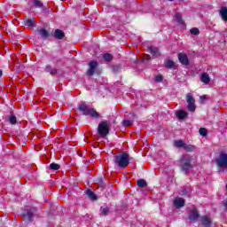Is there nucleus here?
Wrapping results in <instances>:
<instances>
[{
	"mask_svg": "<svg viewBox=\"0 0 227 227\" xmlns=\"http://www.w3.org/2000/svg\"><path fill=\"white\" fill-rule=\"evenodd\" d=\"M40 36H42V38H49V36L51 35L49 34V32H47V30H45V28H41L39 31H38Z\"/></svg>",
	"mask_w": 227,
	"mask_h": 227,
	"instance_id": "f3484780",
	"label": "nucleus"
},
{
	"mask_svg": "<svg viewBox=\"0 0 227 227\" xmlns=\"http://www.w3.org/2000/svg\"><path fill=\"white\" fill-rule=\"evenodd\" d=\"M79 111H82L85 116H91V118H98L100 116L95 109L88 107L86 103H81L79 105Z\"/></svg>",
	"mask_w": 227,
	"mask_h": 227,
	"instance_id": "f03ea898",
	"label": "nucleus"
},
{
	"mask_svg": "<svg viewBox=\"0 0 227 227\" xmlns=\"http://www.w3.org/2000/svg\"><path fill=\"white\" fill-rule=\"evenodd\" d=\"M1 75H3V71L2 70H0V77H1Z\"/></svg>",
	"mask_w": 227,
	"mask_h": 227,
	"instance_id": "e433bc0d",
	"label": "nucleus"
},
{
	"mask_svg": "<svg viewBox=\"0 0 227 227\" xmlns=\"http://www.w3.org/2000/svg\"><path fill=\"white\" fill-rule=\"evenodd\" d=\"M191 156L189 154H184L183 158L181 159V164H182V168L184 171H189L191 169Z\"/></svg>",
	"mask_w": 227,
	"mask_h": 227,
	"instance_id": "39448f33",
	"label": "nucleus"
},
{
	"mask_svg": "<svg viewBox=\"0 0 227 227\" xmlns=\"http://www.w3.org/2000/svg\"><path fill=\"white\" fill-rule=\"evenodd\" d=\"M114 162L115 164H117L119 168H127V166L130 164V159H129V153H123L119 155H116L114 159Z\"/></svg>",
	"mask_w": 227,
	"mask_h": 227,
	"instance_id": "f257e3e1",
	"label": "nucleus"
},
{
	"mask_svg": "<svg viewBox=\"0 0 227 227\" xmlns=\"http://www.w3.org/2000/svg\"><path fill=\"white\" fill-rule=\"evenodd\" d=\"M176 114L179 120H184V118H187V112H185L184 110H180V111L176 112Z\"/></svg>",
	"mask_w": 227,
	"mask_h": 227,
	"instance_id": "2eb2a0df",
	"label": "nucleus"
},
{
	"mask_svg": "<svg viewBox=\"0 0 227 227\" xmlns=\"http://www.w3.org/2000/svg\"><path fill=\"white\" fill-rule=\"evenodd\" d=\"M220 15L225 22H227V8L226 7H222L220 10Z\"/></svg>",
	"mask_w": 227,
	"mask_h": 227,
	"instance_id": "dca6fc26",
	"label": "nucleus"
},
{
	"mask_svg": "<svg viewBox=\"0 0 227 227\" xmlns=\"http://www.w3.org/2000/svg\"><path fill=\"white\" fill-rule=\"evenodd\" d=\"M123 125L124 127H130V125H132V121L129 120H125L123 121Z\"/></svg>",
	"mask_w": 227,
	"mask_h": 227,
	"instance_id": "7c9ffc66",
	"label": "nucleus"
},
{
	"mask_svg": "<svg viewBox=\"0 0 227 227\" xmlns=\"http://www.w3.org/2000/svg\"><path fill=\"white\" fill-rule=\"evenodd\" d=\"M54 36L58 40H63V38L65 37V33L60 29H56L54 32Z\"/></svg>",
	"mask_w": 227,
	"mask_h": 227,
	"instance_id": "f8f14e48",
	"label": "nucleus"
},
{
	"mask_svg": "<svg viewBox=\"0 0 227 227\" xmlns=\"http://www.w3.org/2000/svg\"><path fill=\"white\" fill-rule=\"evenodd\" d=\"M156 82H162V75H158L155 77Z\"/></svg>",
	"mask_w": 227,
	"mask_h": 227,
	"instance_id": "72a5a7b5",
	"label": "nucleus"
},
{
	"mask_svg": "<svg viewBox=\"0 0 227 227\" xmlns=\"http://www.w3.org/2000/svg\"><path fill=\"white\" fill-rule=\"evenodd\" d=\"M168 1H173V0H168Z\"/></svg>",
	"mask_w": 227,
	"mask_h": 227,
	"instance_id": "58836bf2",
	"label": "nucleus"
},
{
	"mask_svg": "<svg viewBox=\"0 0 227 227\" xmlns=\"http://www.w3.org/2000/svg\"><path fill=\"white\" fill-rule=\"evenodd\" d=\"M101 212L103 215H107V214H109V209L107 207H101Z\"/></svg>",
	"mask_w": 227,
	"mask_h": 227,
	"instance_id": "c756f323",
	"label": "nucleus"
},
{
	"mask_svg": "<svg viewBox=\"0 0 227 227\" xmlns=\"http://www.w3.org/2000/svg\"><path fill=\"white\" fill-rule=\"evenodd\" d=\"M199 217H200V214H198V209H196V207H193L190 211V215H189L190 221H196V219H198Z\"/></svg>",
	"mask_w": 227,
	"mask_h": 227,
	"instance_id": "1a4fd4ad",
	"label": "nucleus"
},
{
	"mask_svg": "<svg viewBox=\"0 0 227 227\" xmlns=\"http://www.w3.org/2000/svg\"><path fill=\"white\" fill-rule=\"evenodd\" d=\"M185 205V200L182 198H176L174 200V206L176 208H180Z\"/></svg>",
	"mask_w": 227,
	"mask_h": 227,
	"instance_id": "9d476101",
	"label": "nucleus"
},
{
	"mask_svg": "<svg viewBox=\"0 0 227 227\" xmlns=\"http://www.w3.org/2000/svg\"><path fill=\"white\" fill-rule=\"evenodd\" d=\"M178 59L180 63H182V65H189V58H187V55L185 53H179Z\"/></svg>",
	"mask_w": 227,
	"mask_h": 227,
	"instance_id": "0eeeda50",
	"label": "nucleus"
},
{
	"mask_svg": "<svg viewBox=\"0 0 227 227\" xmlns=\"http://www.w3.org/2000/svg\"><path fill=\"white\" fill-rule=\"evenodd\" d=\"M137 184L140 188L146 187V181L145 179H139Z\"/></svg>",
	"mask_w": 227,
	"mask_h": 227,
	"instance_id": "5701e85b",
	"label": "nucleus"
},
{
	"mask_svg": "<svg viewBox=\"0 0 227 227\" xmlns=\"http://www.w3.org/2000/svg\"><path fill=\"white\" fill-rule=\"evenodd\" d=\"M216 164L219 168H227V154L221 153L219 158L216 159Z\"/></svg>",
	"mask_w": 227,
	"mask_h": 227,
	"instance_id": "423d86ee",
	"label": "nucleus"
},
{
	"mask_svg": "<svg viewBox=\"0 0 227 227\" xmlns=\"http://www.w3.org/2000/svg\"><path fill=\"white\" fill-rule=\"evenodd\" d=\"M190 33L192 35H200V29L196 28V27H193L190 30Z\"/></svg>",
	"mask_w": 227,
	"mask_h": 227,
	"instance_id": "c85d7f7f",
	"label": "nucleus"
},
{
	"mask_svg": "<svg viewBox=\"0 0 227 227\" xmlns=\"http://www.w3.org/2000/svg\"><path fill=\"white\" fill-rule=\"evenodd\" d=\"M200 81L201 82H204V84H208V82H210V75H208L207 73H202Z\"/></svg>",
	"mask_w": 227,
	"mask_h": 227,
	"instance_id": "ddd939ff",
	"label": "nucleus"
},
{
	"mask_svg": "<svg viewBox=\"0 0 227 227\" xmlns=\"http://www.w3.org/2000/svg\"><path fill=\"white\" fill-rule=\"evenodd\" d=\"M98 132L101 137H106L109 134V123L103 121L98 124Z\"/></svg>",
	"mask_w": 227,
	"mask_h": 227,
	"instance_id": "7ed1b4c3",
	"label": "nucleus"
},
{
	"mask_svg": "<svg viewBox=\"0 0 227 227\" xmlns=\"http://www.w3.org/2000/svg\"><path fill=\"white\" fill-rule=\"evenodd\" d=\"M164 65L166 68H175V62L171 59L165 60Z\"/></svg>",
	"mask_w": 227,
	"mask_h": 227,
	"instance_id": "aec40b11",
	"label": "nucleus"
},
{
	"mask_svg": "<svg viewBox=\"0 0 227 227\" xmlns=\"http://www.w3.org/2000/svg\"><path fill=\"white\" fill-rule=\"evenodd\" d=\"M26 26H34L35 25V21H33L32 20H27L26 21Z\"/></svg>",
	"mask_w": 227,
	"mask_h": 227,
	"instance_id": "2f4dec72",
	"label": "nucleus"
},
{
	"mask_svg": "<svg viewBox=\"0 0 227 227\" xmlns=\"http://www.w3.org/2000/svg\"><path fill=\"white\" fill-rule=\"evenodd\" d=\"M184 150H186V152H194V145H186L184 144Z\"/></svg>",
	"mask_w": 227,
	"mask_h": 227,
	"instance_id": "b1692460",
	"label": "nucleus"
},
{
	"mask_svg": "<svg viewBox=\"0 0 227 227\" xmlns=\"http://www.w3.org/2000/svg\"><path fill=\"white\" fill-rule=\"evenodd\" d=\"M226 189H227V183H226Z\"/></svg>",
	"mask_w": 227,
	"mask_h": 227,
	"instance_id": "4c0bfd02",
	"label": "nucleus"
},
{
	"mask_svg": "<svg viewBox=\"0 0 227 227\" xmlns=\"http://www.w3.org/2000/svg\"><path fill=\"white\" fill-rule=\"evenodd\" d=\"M60 166L58 163H51L50 164V169H52L53 171H58L59 169Z\"/></svg>",
	"mask_w": 227,
	"mask_h": 227,
	"instance_id": "393cba45",
	"label": "nucleus"
},
{
	"mask_svg": "<svg viewBox=\"0 0 227 227\" xmlns=\"http://www.w3.org/2000/svg\"><path fill=\"white\" fill-rule=\"evenodd\" d=\"M199 132H200V136H203V137H205L207 136V134H208V130H207V129H205V128H200L199 129Z\"/></svg>",
	"mask_w": 227,
	"mask_h": 227,
	"instance_id": "bb28decb",
	"label": "nucleus"
},
{
	"mask_svg": "<svg viewBox=\"0 0 227 227\" xmlns=\"http://www.w3.org/2000/svg\"><path fill=\"white\" fill-rule=\"evenodd\" d=\"M97 62L96 61H90L89 63V70L87 71V75H93L95 74V68H97Z\"/></svg>",
	"mask_w": 227,
	"mask_h": 227,
	"instance_id": "6e6552de",
	"label": "nucleus"
},
{
	"mask_svg": "<svg viewBox=\"0 0 227 227\" xmlns=\"http://www.w3.org/2000/svg\"><path fill=\"white\" fill-rule=\"evenodd\" d=\"M186 101L188 104V111H191V113H194L196 111V100L192 97V94L188 93L186 95Z\"/></svg>",
	"mask_w": 227,
	"mask_h": 227,
	"instance_id": "20e7f679",
	"label": "nucleus"
},
{
	"mask_svg": "<svg viewBox=\"0 0 227 227\" xmlns=\"http://www.w3.org/2000/svg\"><path fill=\"white\" fill-rule=\"evenodd\" d=\"M33 214H35V209H30L23 215V217L26 221H31L33 219Z\"/></svg>",
	"mask_w": 227,
	"mask_h": 227,
	"instance_id": "9b49d317",
	"label": "nucleus"
},
{
	"mask_svg": "<svg viewBox=\"0 0 227 227\" xmlns=\"http://www.w3.org/2000/svg\"><path fill=\"white\" fill-rule=\"evenodd\" d=\"M174 146H176V148H184L185 143L184 142V140H176L174 142Z\"/></svg>",
	"mask_w": 227,
	"mask_h": 227,
	"instance_id": "6ab92c4d",
	"label": "nucleus"
},
{
	"mask_svg": "<svg viewBox=\"0 0 227 227\" xmlns=\"http://www.w3.org/2000/svg\"><path fill=\"white\" fill-rule=\"evenodd\" d=\"M103 58L105 61H113V55H111L110 53H105L103 55Z\"/></svg>",
	"mask_w": 227,
	"mask_h": 227,
	"instance_id": "a878e982",
	"label": "nucleus"
},
{
	"mask_svg": "<svg viewBox=\"0 0 227 227\" xmlns=\"http://www.w3.org/2000/svg\"><path fill=\"white\" fill-rule=\"evenodd\" d=\"M200 100H205V96H201Z\"/></svg>",
	"mask_w": 227,
	"mask_h": 227,
	"instance_id": "c9c22d12",
	"label": "nucleus"
},
{
	"mask_svg": "<svg viewBox=\"0 0 227 227\" xmlns=\"http://www.w3.org/2000/svg\"><path fill=\"white\" fill-rule=\"evenodd\" d=\"M9 121L12 125H15L17 123V117H15V115H11L9 118Z\"/></svg>",
	"mask_w": 227,
	"mask_h": 227,
	"instance_id": "cd10ccee",
	"label": "nucleus"
},
{
	"mask_svg": "<svg viewBox=\"0 0 227 227\" xmlns=\"http://www.w3.org/2000/svg\"><path fill=\"white\" fill-rule=\"evenodd\" d=\"M86 194H87V196H88L90 200H92V201L97 200V195H95V194L91 192V190H87Z\"/></svg>",
	"mask_w": 227,
	"mask_h": 227,
	"instance_id": "412c9836",
	"label": "nucleus"
},
{
	"mask_svg": "<svg viewBox=\"0 0 227 227\" xmlns=\"http://www.w3.org/2000/svg\"><path fill=\"white\" fill-rule=\"evenodd\" d=\"M211 223H212V220H210V217H208V216L202 217L203 227H210Z\"/></svg>",
	"mask_w": 227,
	"mask_h": 227,
	"instance_id": "4468645a",
	"label": "nucleus"
},
{
	"mask_svg": "<svg viewBox=\"0 0 227 227\" xmlns=\"http://www.w3.org/2000/svg\"><path fill=\"white\" fill-rule=\"evenodd\" d=\"M175 20H176L178 24H184V20H182V14L178 12H176L175 15Z\"/></svg>",
	"mask_w": 227,
	"mask_h": 227,
	"instance_id": "4be33fe9",
	"label": "nucleus"
},
{
	"mask_svg": "<svg viewBox=\"0 0 227 227\" xmlns=\"http://www.w3.org/2000/svg\"><path fill=\"white\" fill-rule=\"evenodd\" d=\"M150 53L152 54V56H153V58H157V56H159V48H155V47H151L149 48Z\"/></svg>",
	"mask_w": 227,
	"mask_h": 227,
	"instance_id": "a211bd4d",
	"label": "nucleus"
},
{
	"mask_svg": "<svg viewBox=\"0 0 227 227\" xmlns=\"http://www.w3.org/2000/svg\"><path fill=\"white\" fill-rule=\"evenodd\" d=\"M56 74H58V70L52 69V70L51 71V75H56Z\"/></svg>",
	"mask_w": 227,
	"mask_h": 227,
	"instance_id": "f704fd0d",
	"label": "nucleus"
},
{
	"mask_svg": "<svg viewBox=\"0 0 227 227\" xmlns=\"http://www.w3.org/2000/svg\"><path fill=\"white\" fill-rule=\"evenodd\" d=\"M34 4L35 6H38L39 8H41L42 6V3L40 2V0H35Z\"/></svg>",
	"mask_w": 227,
	"mask_h": 227,
	"instance_id": "473e14b6",
	"label": "nucleus"
}]
</instances>
